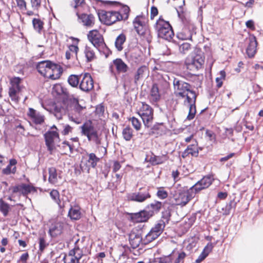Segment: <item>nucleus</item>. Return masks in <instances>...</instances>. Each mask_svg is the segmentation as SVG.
I'll use <instances>...</instances> for the list:
<instances>
[{
  "mask_svg": "<svg viewBox=\"0 0 263 263\" xmlns=\"http://www.w3.org/2000/svg\"><path fill=\"white\" fill-rule=\"evenodd\" d=\"M133 126H134L137 130H139L141 126L140 121L134 117H133Z\"/></svg>",
  "mask_w": 263,
  "mask_h": 263,
  "instance_id": "obj_62",
  "label": "nucleus"
},
{
  "mask_svg": "<svg viewBox=\"0 0 263 263\" xmlns=\"http://www.w3.org/2000/svg\"><path fill=\"white\" fill-rule=\"evenodd\" d=\"M204 53L200 50H197L191 53L185 59V64L190 70H197L202 68L204 63Z\"/></svg>",
  "mask_w": 263,
  "mask_h": 263,
  "instance_id": "obj_3",
  "label": "nucleus"
},
{
  "mask_svg": "<svg viewBox=\"0 0 263 263\" xmlns=\"http://www.w3.org/2000/svg\"><path fill=\"white\" fill-rule=\"evenodd\" d=\"M197 97V95L194 90L191 91L190 93H187L186 96H185L186 99L184 101V105L186 106L192 104V103H194V100L195 103H196Z\"/></svg>",
  "mask_w": 263,
  "mask_h": 263,
  "instance_id": "obj_42",
  "label": "nucleus"
},
{
  "mask_svg": "<svg viewBox=\"0 0 263 263\" xmlns=\"http://www.w3.org/2000/svg\"><path fill=\"white\" fill-rule=\"evenodd\" d=\"M68 216L71 220L80 219L81 217V208L77 204L71 206L69 210Z\"/></svg>",
  "mask_w": 263,
  "mask_h": 263,
  "instance_id": "obj_29",
  "label": "nucleus"
},
{
  "mask_svg": "<svg viewBox=\"0 0 263 263\" xmlns=\"http://www.w3.org/2000/svg\"><path fill=\"white\" fill-rule=\"evenodd\" d=\"M76 14L84 26L92 27L95 25V17L92 14H87L86 13H82L79 14V11H77Z\"/></svg>",
  "mask_w": 263,
  "mask_h": 263,
  "instance_id": "obj_22",
  "label": "nucleus"
},
{
  "mask_svg": "<svg viewBox=\"0 0 263 263\" xmlns=\"http://www.w3.org/2000/svg\"><path fill=\"white\" fill-rule=\"evenodd\" d=\"M149 161L153 165L159 164L163 162L162 157L155 155L153 157H151Z\"/></svg>",
  "mask_w": 263,
  "mask_h": 263,
  "instance_id": "obj_57",
  "label": "nucleus"
},
{
  "mask_svg": "<svg viewBox=\"0 0 263 263\" xmlns=\"http://www.w3.org/2000/svg\"><path fill=\"white\" fill-rule=\"evenodd\" d=\"M165 227V223L163 221H158L155 226L151 229V230L160 236Z\"/></svg>",
  "mask_w": 263,
  "mask_h": 263,
  "instance_id": "obj_48",
  "label": "nucleus"
},
{
  "mask_svg": "<svg viewBox=\"0 0 263 263\" xmlns=\"http://www.w3.org/2000/svg\"><path fill=\"white\" fill-rule=\"evenodd\" d=\"M194 28L195 27L193 25H185L182 30L177 33V37L181 40H191L193 32H194Z\"/></svg>",
  "mask_w": 263,
  "mask_h": 263,
  "instance_id": "obj_20",
  "label": "nucleus"
},
{
  "mask_svg": "<svg viewBox=\"0 0 263 263\" xmlns=\"http://www.w3.org/2000/svg\"><path fill=\"white\" fill-rule=\"evenodd\" d=\"M156 195L159 199H164L168 197V193L163 187H161L158 190Z\"/></svg>",
  "mask_w": 263,
  "mask_h": 263,
  "instance_id": "obj_56",
  "label": "nucleus"
},
{
  "mask_svg": "<svg viewBox=\"0 0 263 263\" xmlns=\"http://www.w3.org/2000/svg\"><path fill=\"white\" fill-rule=\"evenodd\" d=\"M157 32L158 36L164 40L170 41L174 35L172 27L170 23L163 20L160 16L154 25Z\"/></svg>",
  "mask_w": 263,
  "mask_h": 263,
  "instance_id": "obj_2",
  "label": "nucleus"
},
{
  "mask_svg": "<svg viewBox=\"0 0 263 263\" xmlns=\"http://www.w3.org/2000/svg\"><path fill=\"white\" fill-rule=\"evenodd\" d=\"M87 39L92 45L100 51L104 52L108 49L103 35L97 29H93L88 32Z\"/></svg>",
  "mask_w": 263,
  "mask_h": 263,
  "instance_id": "obj_7",
  "label": "nucleus"
},
{
  "mask_svg": "<svg viewBox=\"0 0 263 263\" xmlns=\"http://www.w3.org/2000/svg\"><path fill=\"white\" fill-rule=\"evenodd\" d=\"M148 72V69L146 66L143 65L140 67L135 76V83L137 84L140 80H143L147 76Z\"/></svg>",
  "mask_w": 263,
  "mask_h": 263,
  "instance_id": "obj_32",
  "label": "nucleus"
},
{
  "mask_svg": "<svg viewBox=\"0 0 263 263\" xmlns=\"http://www.w3.org/2000/svg\"><path fill=\"white\" fill-rule=\"evenodd\" d=\"M98 15L101 23L106 26H111L119 21V15L116 11L101 10L98 12Z\"/></svg>",
  "mask_w": 263,
  "mask_h": 263,
  "instance_id": "obj_9",
  "label": "nucleus"
},
{
  "mask_svg": "<svg viewBox=\"0 0 263 263\" xmlns=\"http://www.w3.org/2000/svg\"><path fill=\"white\" fill-rule=\"evenodd\" d=\"M196 103H195V100H194V103L187 105L189 107V111L187 116L186 119L188 120H191L193 119L196 113Z\"/></svg>",
  "mask_w": 263,
  "mask_h": 263,
  "instance_id": "obj_50",
  "label": "nucleus"
},
{
  "mask_svg": "<svg viewBox=\"0 0 263 263\" xmlns=\"http://www.w3.org/2000/svg\"><path fill=\"white\" fill-rule=\"evenodd\" d=\"M126 41V36L124 34L121 33L119 35L115 41V46L119 51H121L123 47V44Z\"/></svg>",
  "mask_w": 263,
  "mask_h": 263,
  "instance_id": "obj_43",
  "label": "nucleus"
},
{
  "mask_svg": "<svg viewBox=\"0 0 263 263\" xmlns=\"http://www.w3.org/2000/svg\"><path fill=\"white\" fill-rule=\"evenodd\" d=\"M74 248L90 253V251L88 248V241L86 240L85 237H83L79 238L74 243Z\"/></svg>",
  "mask_w": 263,
  "mask_h": 263,
  "instance_id": "obj_31",
  "label": "nucleus"
},
{
  "mask_svg": "<svg viewBox=\"0 0 263 263\" xmlns=\"http://www.w3.org/2000/svg\"><path fill=\"white\" fill-rule=\"evenodd\" d=\"M10 210V205L6 202L2 198H0V212L4 217L8 216Z\"/></svg>",
  "mask_w": 263,
  "mask_h": 263,
  "instance_id": "obj_44",
  "label": "nucleus"
},
{
  "mask_svg": "<svg viewBox=\"0 0 263 263\" xmlns=\"http://www.w3.org/2000/svg\"><path fill=\"white\" fill-rule=\"evenodd\" d=\"M79 48L78 45H70L68 46V50L65 53V58L67 60H70L73 58H78V53Z\"/></svg>",
  "mask_w": 263,
  "mask_h": 263,
  "instance_id": "obj_33",
  "label": "nucleus"
},
{
  "mask_svg": "<svg viewBox=\"0 0 263 263\" xmlns=\"http://www.w3.org/2000/svg\"><path fill=\"white\" fill-rule=\"evenodd\" d=\"M114 67L118 73L126 72L128 68L127 65L121 59H116L113 61L109 67L111 72H114Z\"/></svg>",
  "mask_w": 263,
  "mask_h": 263,
  "instance_id": "obj_21",
  "label": "nucleus"
},
{
  "mask_svg": "<svg viewBox=\"0 0 263 263\" xmlns=\"http://www.w3.org/2000/svg\"><path fill=\"white\" fill-rule=\"evenodd\" d=\"M85 109L79 104L77 99L69 100L65 103V107L63 108L65 112L68 115L70 121L77 124L82 122L83 116V111Z\"/></svg>",
  "mask_w": 263,
  "mask_h": 263,
  "instance_id": "obj_1",
  "label": "nucleus"
},
{
  "mask_svg": "<svg viewBox=\"0 0 263 263\" xmlns=\"http://www.w3.org/2000/svg\"><path fill=\"white\" fill-rule=\"evenodd\" d=\"M100 158L93 153H86L82 158L80 166L82 172L89 173L91 168H95Z\"/></svg>",
  "mask_w": 263,
  "mask_h": 263,
  "instance_id": "obj_8",
  "label": "nucleus"
},
{
  "mask_svg": "<svg viewBox=\"0 0 263 263\" xmlns=\"http://www.w3.org/2000/svg\"><path fill=\"white\" fill-rule=\"evenodd\" d=\"M44 137L47 149L49 151L50 154H52L55 149L54 140L55 139H59V134L57 131L49 130L45 134Z\"/></svg>",
  "mask_w": 263,
  "mask_h": 263,
  "instance_id": "obj_16",
  "label": "nucleus"
},
{
  "mask_svg": "<svg viewBox=\"0 0 263 263\" xmlns=\"http://www.w3.org/2000/svg\"><path fill=\"white\" fill-rule=\"evenodd\" d=\"M130 12V8L127 6H122L119 11H117V13L119 15V20L121 21H125L126 20L129 15Z\"/></svg>",
  "mask_w": 263,
  "mask_h": 263,
  "instance_id": "obj_39",
  "label": "nucleus"
},
{
  "mask_svg": "<svg viewBox=\"0 0 263 263\" xmlns=\"http://www.w3.org/2000/svg\"><path fill=\"white\" fill-rule=\"evenodd\" d=\"M53 63V62L49 60L42 61L36 64V69L41 75L45 78L50 66H51Z\"/></svg>",
  "mask_w": 263,
  "mask_h": 263,
  "instance_id": "obj_24",
  "label": "nucleus"
},
{
  "mask_svg": "<svg viewBox=\"0 0 263 263\" xmlns=\"http://www.w3.org/2000/svg\"><path fill=\"white\" fill-rule=\"evenodd\" d=\"M11 167V166L8 164L7 166L3 170V173L7 175L10 174L11 173L14 174L16 172V167L14 166L12 170Z\"/></svg>",
  "mask_w": 263,
  "mask_h": 263,
  "instance_id": "obj_64",
  "label": "nucleus"
},
{
  "mask_svg": "<svg viewBox=\"0 0 263 263\" xmlns=\"http://www.w3.org/2000/svg\"><path fill=\"white\" fill-rule=\"evenodd\" d=\"M48 181L51 184H55L58 181L57 169L54 167H49L48 168Z\"/></svg>",
  "mask_w": 263,
  "mask_h": 263,
  "instance_id": "obj_40",
  "label": "nucleus"
},
{
  "mask_svg": "<svg viewBox=\"0 0 263 263\" xmlns=\"http://www.w3.org/2000/svg\"><path fill=\"white\" fill-rule=\"evenodd\" d=\"M81 79V73L80 74H70L67 79L68 84L73 88L79 87Z\"/></svg>",
  "mask_w": 263,
  "mask_h": 263,
  "instance_id": "obj_36",
  "label": "nucleus"
},
{
  "mask_svg": "<svg viewBox=\"0 0 263 263\" xmlns=\"http://www.w3.org/2000/svg\"><path fill=\"white\" fill-rule=\"evenodd\" d=\"M214 246L212 242H208V244L204 247L202 252L208 256L209 253L212 251Z\"/></svg>",
  "mask_w": 263,
  "mask_h": 263,
  "instance_id": "obj_59",
  "label": "nucleus"
},
{
  "mask_svg": "<svg viewBox=\"0 0 263 263\" xmlns=\"http://www.w3.org/2000/svg\"><path fill=\"white\" fill-rule=\"evenodd\" d=\"M163 205V204L162 202L158 201H155L154 202L147 205L145 206V209L148 213L151 212V217H153L155 213L159 212Z\"/></svg>",
  "mask_w": 263,
  "mask_h": 263,
  "instance_id": "obj_28",
  "label": "nucleus"
},
{
  "mask_svg": "<svg viewBox=\"0 0 263 263\" xmlns=\"http://www.w3.org/2000/svg\"><path fill=\"white\" fill-rule=\"evenodd\" d=\"M187 148H189L190 150H189V153L193 157H197L199 154V149H201V148H199L197 147V144H190L187 146Z\"/></svg>",
  "mask_w": 263,
  "mask_h": 263,
  "instance_id": "obj_53",
  "label": "nucleus"
},
{
  "mask_svg": "<svg viewBox=\"0 0 263 263\" xmlns=\"http://www.w3.org/2000/svg\"><path fill=\"white\" fill-rule=\"evenodd\" d=\"M148 98L153 104L157 103L160 100V94L157 84L154 83L152 85Z\"/></svg>",
  "mask_w": 263,
  "mask_h": 263,
  "instance_id": "obj_27",
  "label": "nucleus"
},
{
  "mask_svg": "<svg viewBox=\"0 0 263 263\" xmlns=\"http://www.w3.org/2000/svg\"><path fill=\"white\" fill-rule=\"evenodd\" d=\"M237 201H236L234 199H231L228 203L221 208L222 214L223 215H228L230 214L232 210H235Z\"/></svg>",
  "mask_w": 263,
  "mask_h": 263,
  "instance_id": "obj_37",
  "label": "nucleus"
},
{
  "mask_svg": "<svg viewBox=\"0 0 263 263\" xmlns=\"http://www.w3.org/2000/svg\"><path fill=\"white\" fill-rule=\"evenodd\" d=\"M62 155H68L73 153L74 146L69 141H64L59 146Z\"/></svg>",
  "mask_w": 263,
  "mask_h": 263,
  "instance_id": "obj_30",
  "label": "nucleus"
},
{
  "mask_svg": "<svg viewBox=\"0 0 263 263\" xmlns=\"http://www.w3.org/2000/svg\"><path fill=\"white\" fill-rule=\"evenodd\" d=\"M191 44L189 43L184 42L179 45V51L183 54L186 53L191 49Z\"/></svg>",
  "mask_w": 263,
  "mask_h": 263,
  "instance_id": "obj_54",
  "label": "nucleus"
},
{
  "mask_svg": "<svg viewBox=\"0 0 263 263\" xmlns=\"http://www.w3.org/2000/svg\"><path fill=\"white\" fill-rule=\"evenodd\" d=\"M257 46V42L256 37L252 35L249 37V43L246 49V53L250 58L254 57L256 52V47Z\"/></svg>",
  "mask_w": 263,
  "mask_h": 263,
  "instance_id": "obj_25",
  "label": "nucleus"
},
{
  "mask_svg": "<svg viewBox=\"0 0 263 263\" xmlns=\"http://www.w3.org/2000/svg\"><path fill=\"white\" fill-rule=\"evenodd\" d=\"M195 194L191 187L186 191H179L175 196L176 203L182 206H184L195 197Z\"/></svg>",
  "mask_w": 263,
  "mask_h": 263,
  "instance_id": "obj_11",
  "label": "nucleus"
},
{
  "mask_svg": "<svg viewBox=\"0 0 263 263\" xmlns=\"http://www.w3.org/2000/svg\"><path fill=\"white\" fill-rule=\"evenodd\" d=\"M162 125V123H156L150 128L148 133L149 135L155 137L162 135L163 133Z\"/></svg>",
  "mask_w": 263,
  "mask_h": 263,
  "instance_id": "obj_35",
  "label": "nucleus"
},
{
  "mask_svg": "<svg viewBox=\"0 0 263 263\" xmlns=\"http://www.w3.org/2000/svg\"><path fill=\"white\" fill-rule=\"evenodd\" d=\"M73 130V127L68 124H65L63 126V130L62 131V134L66 136L71 133Z\"/></svg>",
  "mask_w": 263,
  "mask_h": 263,
  "instance_id": "obj_60",
  "label": "nucleus"
},
{
  "mask_svg": "<svg viewBox=\"0 0 263 263\" xmlns=\"http://www.w3.org/2000/svg\"><path fill=\"white\" fill-rule=\"evenodd\" d=\"M23 79L20 77H14L10 79V87L8 95L11 101L18 103L20 100V93L24 87L21 84Z\"/></svg>",
  "mask_w": 263,
  "mask_h": 263,
  "instance_id": "obj_5",
  "label": "nucleus"
},
{
  "mask_svg": "<svg viewBox=\"0 0 263 263\" xmlns=\"http://www.w3.org/2000/svg\"><path fill=\"white\" fill-rule=\"evenodd\" d=\"M28 116L35 124H42L44 122V116L33 108H30L29 109Z\"/></svg>",
  "mask_w": 263,
  "mask_h": 263,
  "instance_id": "obj_26",
  "label": "nucleus"
},
{
  "mask_svg": "<svg viewBox=\"0 0 263 263\" xmlns=\"http://www.w3.org/2000/svg\"><path fill=\"white\" fill-rule=\"evenodd\" d=\"M122 134L124 138L126 140L129 141L132 139V131L129 127H127L124 129Z\"/></svg>",
  "mask_w": 263,
  "mask_h": 263,
  "instance_id": "obj_58",
  "label": "nucleus"
},
{
  "mask_svg": "<svg viewBox=\"0 0 263 263\" xmlns=\"http://www.w3.org/2000/svg\"><path fill=\"white\" fill-rule=\"evenodd\" d=\"M69 252L74 256H77V257L80 260H81L84 257H86L87 254H89V253L84 252L83 251L79 250L74 247L72 249L70 250Z\"/></svg>",
  "mask_w": 263,
  "mask_h": 263,
  "instance_id": "obj_46",
  "label": "nucleus"
},
{
  "mask_svg": "<svg viewBox=\"0 0 263 263\" xmlns=\"http://www.w3.org/2000/svg\"><path fill=\"white\" fill-rule=\"evenodd\" d=\"M136 110L141 117L144 125L149 127L153 119V108L144 102H140L136 107Z\"/></svg>",
  "mask_w": 263,
  "mask_h": 263,
  "instance_id": "obj_6",
  "label": "nucleus"
},
{
  "mask_svg": "<svg viewBox=\"0 0 263 263\" xmlns=\"http://www.w3.org/2000/svg\"><path fill=\"white\" fill-rule=\"evenodd\" d=\"M159 236V234L153 232L152 230L150 231L145 235V243H148L154 240Z\"/></svg>",
  "mask_w": 263,
  "mask_h": 263,
  "instance_id": "obj_52",
  "label": "nucleus"
},
{
  "mask_svg": "<svg viewBox=\"0 0 263 263\" xmlns=\"http://www.w3.org/2000/svg\"><path fill=\"white\" fill-rule=\"evenodd\" d=\"M151 197L148 191L133 193V201L142 202Z\"/></svg>",
  "mask_w": 263,
  "mask_h": 263,
  "instance_id": "obj_34",
  "label": "nucleus"
},
{
  "mask_svg": "<svg viewBox=\"0 0 263 263\" xmlns=\"http://www.w3.org/2000/svg\"><path fill=\"white\" fill-rule=\"evenodd\" d=\"M32 25L34 30L39 33H41L44 28V23L39 18H34L32 20Z\"/></svg>",
  "mask_w": 263,
  "mask_h": 263,
  "instance_id": "obj_45",
  "label": "nucleus"
},
{
  "mask_svg": "<svg viewBox=\"0 0 263 263\" xmlns=\"http://www.w3.org/2000/svg\"><path fill=\"white\" fill-rule=\"evenodd\" d=\"M85 259V258L81 260L78 259L77 256H74L72 254L68 252V254L64 256L63 261L64 263H84Z\"/></svg>",
  "mask_w": 263,
  "mask_h": 263,
  "instance_id": "obj_41",
  "label": "nucleus"
},
{
  "mask_svg": "<svg viewBox=\"0 0 263 263\" xmlns=\"http://www.w3.org/2000/svg\"><path fill=\"white\" fill-rule=\"evenodd\" d=\"M86 4L85 0H72V5L75 9L79 11V9L83 7Z\"/></svg>",
  "mask_w": 263,
  "mask_h": 263,
  "instance_id": "obj_55",
  "label": "nucleus"
},
{
  "mask_svg": "<svg viewBox=\"0 0 263 263\" xmlns=\"http://www.w3.org/2000/svg\"><path fill=\"white\" fill-rule=\"evenodd\" d=\"M214 179L213 176L209 175L202 177L191 187L195 194L199 193L201 191L208 189L213 183Z\"/></svg>",
  "mask_w": 263,
  "mask_h": 263,
  "instance_id": "obj_15",
  "label": "nucleus"
},
{
  "mask_svg": "<svg viewBox=\"0 0 263 263\" xmlns=\"http://www.w3.org/2000/svg\"><path fill=\"white\" fill-rule=\"evenodd\" d=\"M151 212H148L145 208L138 212L133 213V221L144 222L152 217Z\"/></svg>",
  "mask_w": 263,
  "mask_h": 263,
  "instance_id": "obj_23",
  "label": "nucleus"
},
{
  "mask_svg": "<svg viewBox=\"0 0 263 263\" xmlns=\"http://www.w3.org/2000/svg\"><path fill=\"white\" fill-rule=\"evenodd\" d=\"M39 251L43 252L45 248L49 246V243L47 241L46 236H40L39 238Z\"/></svg>",
  "mask_w": 263,
  "mask_h": 263,
  "instance_id": "obj_51",
  "label": "nucleus"
},
{
  "mask_svg": "<svg viewBox=\"0 0 263 263\" xmlns=\"http://www.w3.org/2000/svg\"><path fill=\"white\" fill-rule=\"evenodd\" d=\"M81 134L87 137L89 141H92L97 145L101 144V138L94 127L92 121L88 120L80 127Z\"/></svg>",
  "mask_w": 263,
  "mask_h": 263,
  "instance_id": "obj_4",
  "label": "nucleus"
},
{
  "mask_svg": "<svg viewBox=\"0 0 263 263\" xmlns=\"http://www.w3.org/2000/svg\"><path fill=\"white\" fill-rule=\"evenodd\" d=\"M79 88L85 92H89L93 89L94 81L89 73H81V79Z\"/></svg>",
  "mask_w": 263,
  "mask_h": 263,
  "instance_id": "obj_12",
  "label": "nucleus"
},
{
  "mask_svg": "<svg viewBox=\"0 0 263 263\" xmlns=\"http://www.w3.org/2000/svg\"><path fill=\"white\" fill-rule=\"evenodd\" d=\"M50 195L61 208H64V205L62 204L60 199L59 192L57 190H52L50 193Z\"/></svg>",
  "mask_w": 263,
  "mask_h": 263,
  "instance_id": "obj_49",
  "label": "nucleus"
},
{
  "mask_svg": "<svg viewBox=\"0 0 263 263\" xmlns=\"http://www.w3.org/2000/svg\"><path fill=\"white\" fill-rule=\"evenodd\" d=\"M63 73L62 67L54 63L50 66L45 78H47L52 80H55L60 79Z\"/></svg>",
  "mask_w": 263,
  "mask_h": 263,
  "instance_id": "obj_19",
  "label": "nucleus"
},
{
  "mask_svg": "<svg viewBox=\"0 0 263 263\" xmlns=\"http://www.w3.org/2000/svg\"><path fill=\"white\" fill-rule=\"evenodd\" d=\"M173 85L175 89L177 90L176 95L182 98H185L187 93H190L194 90L191 85L177 78H174Z\"/></svg>",
  "mask_w": 263,
  "mask_h": 263,
  "instance_id": "obj_10",
  "label": "nucleus"
},
{
  "mask_svg": "<svg viewBox=\"0 0 263 263\" xmlns=\"http://www.w3.org/2000/svg\"><path fill=\"white\" fill-rule=\"evenodd\" d=\"M133 248L135 246L138 247L142 240V233L144 224L141 222L133 221Z\"/></svg>",
  "mask_w": 263,
  "mask_h": 263,
  "instance_id": "obj_14",
  "label": "nucleus"
},
{
  "mask_svg": "<svg viewBox=\"0 0 263 263\" xmlns=\"http://www.w3.org/2000/svg\"><path fill=\"white\" fill-rule=\"evenodd\" d=\"M12 193H20L23 196H27L32 192H36V188L31 183H21L12 187Z\"/></svg>",
  "mask_w": 263,
  "mask_h": 263,
  "instance_id": "obj_18",
  "label": "nucleus"
},
{
  "mask_svg": "<svg viewBox=\"0 0 263 263\" xmlns=\"http://www.w3.org/2000/svg\"><path fill=\"white\" fill-rule=\"evenodd\" d=\"M172 209L168 207L161 213V219L159 221H163L165 223V225L168 224L171 217Z\"/></svg>",
  "mask_w": 263,
  "mask_h": 263,
  "instance_id": "obj_47",
  "label": "nucleus"
},
{
  "mask_svg": "<svg viewBox=\"0 0 263 263\" xmlns=\"http://www.w3.org/2000/svg\"><path fill=\"white\" fill-rule=\"evenodd\" d=\"M17 6L21 10H27V4L25 0H15Z\"/></svg>",
  "mask_w": 263,
  "mask_h": 263,
  "instance_id": "obj_61",
  "label": "nucleus"
},
{
  "mask_svg": "<svg viewBox=\"0 0 263 263\" xmlns=\"http://www.w3.org/2000/svg\"><path fill=\"white\" fill-rule=\"evenodd\" d=\"M145 16L142 13L141 14L137 15L133 21L134 27L138 34L140 36H144L147 29L145 23Z\"/></svg>",
  "mask_w": 263,
  "mask_h": 263,
  "instance_id": "obj_13",
  "label": "nucleus"
},
{
  "mask_svg": "<svg viewBox=\"0 0 263 263\" xmlns=\"http://www.w3.org/2000/svg\"><path fill=\"white\" fill-rule=\"evenodd\" d=\"M66 227L67 224L63 222L54 221L51 223L49 228V234L52 238L57 237L63 233Z\"/></svg>",
  "mask_w": 263,
  "mask_h": 263,
  "instance_id": "obj_17",
  "label": "nucleus"
},
{
  "mask_svg": "<svg viewBox=\"0 0 263 263\" xmlns=\"http://www.w3.org/2000/svg\"><path fill=\"white\" fill-rule=\"evenodd\" d=\"M186 255L185 252H181L178 254L177 258L175 259L174 263H180L183 262V260L186 257Z\"/></svg>",
  "mask_w": 263,
  "mask_h": 263,
  "instance_id": "obj_63",
  "label": "nucleus"
},
{
  "mask_svg": "<svg viewBox=\"0 0 263 263\" xmlns=\"http://www.w3.org/2000/svg\"><path fill=\"white\" fill-rule=\"evenodd\" d=\"M84 53L87 62H91L97 59L95 50L90 46H86L85 47Z\"/></svg>",
  "mask_w": 263,
  "mask_h": 263,
  "instance_id": "obj_38",
  "label": "nucleus"
}]
</instances>
